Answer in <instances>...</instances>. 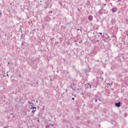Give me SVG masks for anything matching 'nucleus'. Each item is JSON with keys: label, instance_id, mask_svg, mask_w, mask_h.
Listing matches in <instances>:
<instances>
[{"label": "nucleus", "instance_id": "f257e3e1", "mask_svg": "<svg viewBox=\"0 0 128 128\" xmlns=\"http://www.w3.org/2000/svg\"><path fill=\"white\" fill-rule=\"evenodd\" d=\"M115 106L118 108H120V102H118L117 103H116Z\"/></svg>", "mask_w": 128, "mask_h": 128}, {"label": "nucleus", "instance_id": "f03ea898", "mask_svg": "<svg viewBox=\"0 0 128 128\" xmlns=\"http://www.w3.org/2000/svg\"><path fill=\"white\" fill-rule=\"evenodd\" d=\"M31 110H32V112H33V113L35 112L36 110V107H32Z\"/></svg>", "mask_w": 128, "mask_h": 128}, {"label": "nucleus", "instance_id": "7ed1b4c3", "mask_svg": "<svg viewBox=\"0 0 128 128\" xmlns=\"http://www.w3.org/2000/svg\"><path fill=\"white\" fill-rule=\"evenodd\" d=\"M112 12H116V10H118V9L116 8H113L112 10Z\"/></svg>", "mask_w": 128, "mask_h": 128}, {"label": "nucleus", "instance_id": "20e7f679", "mask_svg": "<svg viewBox=\"0 0 128 128\" xmlns=\"http://www.w3.org/2000/svg\"><path fill=\"white\" fill-rule=\"evenodd\" d=\"M88 18L89 20H92V16H88Z\"/></svg>", "mask_w": 128, "mask_h": 128}, {"label": "nucleus", "instance_id": "39448f33", "mask_svg": "<svg viewBox=\"0 0 128 128\" xmlns=\"http://www.w3.org/2000/svg\"><path fill=\"white\" fill-rule=\"evenodd\" d=\"M72 100H74V98H72Z\"/></svg>", "mask_w": 128, "mask_h": 128}, {"label": "nucleus", "instance_id": "423d86ee", "mask_svg": "<svg viewBox=\"0 0 128 128\" xmlns=\"http://www.w3.org/2000/svg\"><path fill=\"white\" fill-rule=\"evenodd\" d=\"M95 102H98V100L96 99V100H95Z\"/></svg>", "mask_w": 128, "mask_h": 128}, {"label": "nucleus", "instance_id": "0eeeda50", "mask_svg": "<svg viewBox=\"0 0 128 128\" xmlns=\"http://www.w3.org/2000/svg\"><path fill=\"white\" fill-rule=\"evenodd\" d=\"M100 34H102V32H100L99 33Z\"/></svg>", "mask_w": 128, "mask_h": 128}, {"label": "nucleus", "instance_id": "6e6552de", "mask_svg": "<svg viewBox=\"0 0 128 128\" xmlns=\"http://www.w3.org/2000/svg\"><path fill=\"white\" fill-rule=\"evenodd\" d=\"M28 103H29L30 104H32V103H30V102H28Z\"/></svg>", "mask_w": 128, "mask_h": 128}, {"label": "nucleus", "instance_id": "1a4fd4ad", "mask_svg": "<svg viewBox=\"0 0 128 128\" xmlns=\"http://www.w3.org/2000/svg\"><path fill=\"white\" fill-rule=\"evenodd\" d=\"M77 30H80V29L78 28V29H77Z\"/></svg>", "mask_w": 128, "mask_h": 128}, {"label": "nucleus", "instance_id": "9d476101", "mask_svg": "<svg viewBox=\"0 0 128 128\" xmlns=\"http://www.w3.org/2000/svg\"><path fill=\"white\" fill-rule=\"evenodd\" d=\"M38 122H40V120H38Z\"/></svg>", "mask_w": 128, "mask_h": 128}, {"label": "nucleus", "instance_id": "9b49d317", "mask_svg": "<svg viewBox=\"0 0 128 128\" xmlns=\"http://www.w3.org/2000/svg\"><path fill=\"white\" fill-rule=\"evenodd\" d=\"M2 14V12L0 13V15Z\"/></svg>", "mask_w": 128, "mask_h": 128}, {"label": "nucleus", "instance_id": "f8f14e48", "mask_svg": "<svg viewBox=\"0 0 128 128\" xmlns=\"http://www.w3.org/2000/svg\"><path fill=\"white\" fill-rule=\"evenodd\" d=\"M40 2H42V0L41 1H40Z\"/></svg>", "mask_w": 128, "mask_h": 128}, {"label": "nucleus", "instance_id": "ddd939ff", "mask_svg": "<svg viewBox=\"0 0 128 128\" xmlns=\"http://www.w3.org/2000/svg\"><path fill=\"white\" fill-rule=\"evenodd\" d=\"M80 32H82V30H80Z\"/></svg>", "mask_w": 128, "mask_h": 128}]
</instances>
